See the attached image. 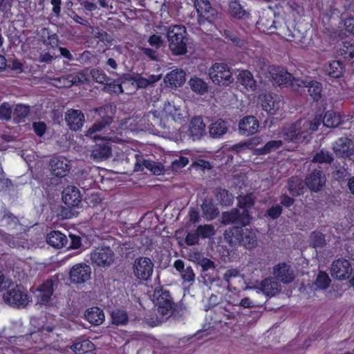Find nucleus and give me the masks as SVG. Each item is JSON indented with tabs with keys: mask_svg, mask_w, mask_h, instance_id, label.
<instances>
[{
	"mask_svg": "<svg viewBox=\"0 0 354 354\" xmlns=\"http://www.w3.org/2000/svg\"><path fill=\"white\" fill-rule=\"evenodd\" d=\"M200 266H201V271L203 272H205L209 269H215L214 262L208 258H203L200 262Z\"/></svg>",
	"mask_w": 354,
	"mask_h": 354,
	"instance_id": "obj_60",
	"label": "nucleus"
},
{
	"mask_svg": "<svg viewBox=\"0 0 354 354\" xmlns=\"http://www.w3.org/2000/svg\"><path fill=\"white\" fill-rule=\"evenodd\" d=\"M261 291L267 296L272 297L280 291V286L272 277L264 279L260 283Z\"/></svg>",
	"mask_w": 354,
	"mask_h": 354,
	"instance_id": "obj_27",
	"label": "nucleus"
},
{
	"mask_svg": "<svg viewBox=\"0 0 354 354\" xmlns=\"http://www.w3.org/2000/svg\"><path fill=\"white\" fill-rule=\"evenodd\" d=\"M3 299L6 304L16 308L26 307L29 301V297L21 285H16L6 291Z\"/></svg>",
	"mask_w": 354,
	"mask_h": 354,
	"instance_id": "obj_5",
	"label": "nucleus"
},
{
	"mask_svg": "<svg viewBox=\"0 0 354 354\" xmlns=\"http://www.w3.org/2000/svg\"><path fill=\"white\" fill-rule=\"evenodd\" d=\"M84 318L93 326H100L104 321L103 310L97 306L88 308L84 313Z\"/></svg>",
	"mask_w": 354,
	"mask_h": 354,
	"instance_id": "obj_25",
	"label": "nucleus"
},
{
	"mask_svg": "<svg viewBox=\"0 0 354 354\" xmlns=\"http://www.w3.org/2000/svg\"><path fill=\"white\" fill-rule=\"evenodd\" d=\"M199 236L198 234L197 233L196 230L189 232L185 239V243L189 245H195L198 243L199 241Z\"/></svg>",
	"mask_w": 354,
	"mask_h": 354,
	"instance_id": "obj_58",
	"label": "nucleus"
},
{
	"mask_svg": "<svg viewBox=\"0 0 354 354\" xmlns=\"http://www.w3.org/2000/svg\"><path fill=\"white\" fill-rule=\"evenodd\" d=\"M348 176V169L341 167L334 172V177L339 181L344 180Z\"/></svg>",
	"mask_w": 354,
	"mask_h": 354,
	"instance_id": "obj_64",
	"label": "nucleus"
},
{
	"mask_svg": "<svg viewBox=\"0 0 354 354\" xmlns=\"http://www.w3.org/2000/svg\"><path fill=\"white\" fill-rule=\"evenodd\" d=\"M331 280L326 272L319 271L315 279L316 286L322 290H326L330 286Z\"/></svg>",
	"mask_w": 354,
	"mask_h": 354,
	"instance_id": "obj_47",
	"label": "nucleus"
},
{
	"mask_svg": "<svg viewBox=\"0 0 354 354\" xmlns=\"http://www.w3.org/2000/svg\"><path fill=\"white\" fill-rule=\"evenodd\" d=\"M136 159L135 169L136 171H142L144 168H146L155 175H160L164 171V166L160 162L143 159L142 156L138 154L136 155Z\"/></svg>",
	"mask_w": 354,
	"mask_h": 354,
	"instance_id": "obj_17",
	"label": "nucleus"
},
{
	"mask_svg": "<svg viewBox=\"0 0 354 354\" xmlns=\"http://www.w3.org/2000/svg\"><path fill=\"white\" fill-rule=\"evenodd\" d=\"M153 263L149 257H139L133 264V273L140 281H149L153 272Z\"/></svg>",
	"mask_w": 354,
	"mask_h": 354,
	"instance_id": "obj_6",
	"label": "nucleus"
},
{
	"mask_svg": "<svg viewBox=\"0 0 354 354\" xmlns=\"http://www.w3.org/2000/svg\"><path fill=\"white\" fill-rule=\"evenodd\" d=\"M287 189L290 195L297 197L304 194V187L301 183L293 178L288 180Z\"/></svg>",
	"mask_w": 354,
	"mask_h": 354,
	"instance_id": "obj_43",
	"label": "nucleus"
},
{
	"mask_svg": "<svg viewBox=\"0 0 354 354\" xmlns=\"http://www.w3.org/2000/svg\"><path fill=\"white\" fill-rule=\"evenodd\" d=\"M111 155V148L108 142L97 144L92 151L95 160H101L108 158Z\"/></svg>",
	"mask_w": 354,
	"mask_h": 354,
	"instance_id": "obj_31",
	"label": "nucleus"
},
{
	"mask_svg": "<svg viewBox=\"0 0 354 354\" xmlns=\"http://www.w3.org/2000/svg\"><path fill=\"white\" fill-rule=\"evenodd\" d=\"M65 120L71 130L78 131L83 127L85 117L82 111L71 109L66 113Z\"/></svg>",
	"mask_w": 354,
	"mask_h": 354,
	"instance_id": "obj_18",
	"label": "nucleus"
},
{
	"mask_svg": "<svg viewBox=\"0 0 354 354\" xmlns=\"http://www.w3.org/2000/svg\"><path fill=\"white\" fill-rule=\"evenodd\" d=\"M62 200L68 207H78L82 201L80 190L75 186H68L62 192Z\"/></svg>",
	"mask_w": 354,
	"mask_h": 354,
	"instance_id": "obj_19",
	"label": "nucleus"
},
{
	"mask_svg": "<svg viewBox=\"0 0 354 354\" xmlns=\"http://www.w3.org/2000/svg\"><path fill=\"white\" fill-rule=\"evenodd\" d=\"M201 209L204 216L207 220L214 219L219 214L217 207L214 205L212 199H204L201 205Z\"/></svg>",
	"mask_w": 354,
	"mask_h": 354,
	"instance_id": "obj_33",
	"label": "nucleus"
},
{
	"mask_svg": "<svg viewBox=\"0 0 354 354\" xmlns=\"http://www.w3.org/2000/svg\"><path fill=\"white\" fill-rule=\"evenodd\" d=\"M333 149L339 157L350 158L354 153V144L351 139L342 137L335 142Z\"/></svg>",
	"mask_w": 354,
	"mask_h": 354,
	"instance_id": "obj_15",
	"label": "nucleus"
},
{
	"mask_svg": "<svg viewBox=\"0 0 354 354\" xmlns=\"http://www.w3.org/2000/svg\"><path fill=\"white\" fill-rule=\"evenodd\" d=\"M323 122L327 127H336L341 123L340 116L333 111H327L324 116Z\"/></svg>",
	"mask_w": 354,
	"mask_h": 354,
	"instance_id": "obj_42",
	"label": "nucleus"
},
{
	"mask_svg": "<svg viewBox=\"0 0 354 354\" xmlns=\"http://www.w3.org/2000/svg\"><path fill=\"white\" fill-rule=\"evenodd\" d=\"M12 109L8 102H3L0 106V119L9 120L11 119Z\"/></svg>",
	"mask_w": 354,
	"mask_h": 354,
	"instance_id": "obj_56",
	"label": "nucleus"
},
{
	"mask_svg": "<svg viewBox=\"0 0 354 354\" xmlns=\"http://www.w3.org/2000/svg\"><path fill=\"white\" fill-rule=\"evenodd\" d=\"M46 242L55 248H62L66 245L68 239L64 234L59 231L54 230L47 234Z\"/></svg>",
	"mask_w": 354,
	"mask_h": 354,
	"instance_id": "obj_26",
	"label": "nucleus"
},
{
	"mask_svg": "<svg viewBox=\"0 0 354 354\" xmlns=\"http://www.w3.org/2000/svg\"><path fill=\"white\" fill-rule=\"evenodd\" d=\"M326 71L330 77L338 79L343 75L344 68L340 61L333 60L330 62Z\"/></svg>",
	"mask_w": 354,
	"mask_h": 354,
	"instance_id": "obj_38",
	"label": "nucleus"
},
{
	"mask_svg": "<svg viewBox=\"0 0 354 354\" xmlns=\"http://www.w3.org/2000/svg\"><path fill=\"white\" fill-rule=\"evenodd\" d=\"M310 245L314 248H324L326 245L325 234L319 231H313L310 236Z\"/></svg>",
	"mask_w": 354,
	"mask_h": 354,
	"instance_id": "obj_44",
	"label": "nucleus"
},
{
	"mask_svg": "<svg viewBox=\"0 0 354 354\" xmlns=\"http://www.w3.org/2000/svg\"><path fill=\"white\" fill-rule=\"evenodd\" d=\"M338 55L345 61L354 62V44L344 41L339 50Z\"/></svg>",
	"mask_w": 354,
	"mask_h": 354,
	"instance_id": "obj_39",
	"label": "nucleus"
},
{
	"mask_svg": "<svg viewBox=\"0 0 354 354\" xmlns=\"http://www.w3.org/2000/svg\"><path fill=\"white\" fill-rule=\"evenodd\" d=\"M111 323L116 326H125L129 323V319L127 312L124 310L116 308L111 313Z\"/></svg>",
	"mask_w": 354,
	"mask_h": 354,
	"instance_id": "obj_36",
	"label": "nucleus"
},
{
	"mask_svg": "<svg viewBox=\"0 0 354 354\" xmlns=\"http://www.w3.org/2000/svg\"><path fill=\"white\" fill-rule=\"evenodd\" d=\"M280 203L281 206L289 208L292 206L295 203L294 197H290L286 194H282L280 196Z\"/></svg>",
	"mask_w": 354,
	"mask_h": 354,
	"instance_id": "obj_61",
	"label": "nucleus"
},
{
	"mask_svg": "<svg viewBox=\"0 0 354 354\" xmlns=\"http://www.w3.org/2000/svg\"><path fill=\"white\" fill-rule=\"evenodd\" d=\"M106 88L109 93L120 94L124 92L122 83L118 80L109 81L105 84Z\"/></svg>",
	"mask_w": 354,
	"mask_h": 354,
	"instance_id": "obj_53",
	"label": "nucleus"
},
{
	"mask_svg": "<svg viewBox=\"0 0 354 354\" xmlns=\"http://www.w3.org/2000/svg\"><path fill=\"white\" fill-rule=\"evenodd\" d=\"M205 124L202 117H194L189 125L190 136L194 140H199L205 133Z\"/></svg>",
	"mask_w": 354,
	"mask_h": 354,
	"instance_id": "obj_23",
	"label": "nucleus"
},
{
	"mask_svg": "<svg viewBox=\"0 0 354 354\" xmlns=\"http://www.w3.org/2000/svg\"><path fill=\"white\" fill-rule=\"evenodd\" d=\"M227 131V123L226 121L218 119L212 123L209 128V133L213 138H220Z\"/></svg>",
	"mask_w": 354,
	"mask_h": 354,
	"instance_id": "obj_28",
	"label": "nucleus"
},
{
	"mask_svg": "<svg viewBox=\"0 0 354 354\" xmlns=\"http://www.w3.org/2000/svg\"><path fill=\"white\" fill-rule=\"evenodd\" d=\"M283 145V142L280 140H270L266 143V147L268 149V153H271L272 151H274L279 148H280Z\"/></svg>",
	"mask_w": 354,
	"mask_h": 354,
	"instance_id": "obj_62",
	"label": "nucleus"
},
{
	"mask_svg": "<svg viewBox=\"0 0 354 354\" xmlns=\"http://www.w3.org/2000/svg\"><path fill=\"white\" fill-rule=\"evenodd\" d=\"M199 238H208L214 234V228L213 225L209 224L200 225L196 228Z\"/></svg>",
	"mask_w": 354,
	"mask_h": 354,
	"instance_id": "obj_49",
	"label": "nucleus"
},
{
	"mask_svg": "<svg viewBox=\"0 0 354 354\" xmlns=\"http://www.w3.org/2000/svg\"><path fill=\"white\" fill-rule=\"evenodd\" d=\"M32 127L35 133L39 137L43 136L46 131V125L44 122H35Z\"/></svg>",
	"mask_w": 354,
	"mask_h": 354,
	"instance_id": "obj_59",
	"label": "nucleus"
},
{
	"mask_svg": "<svg viewBox=\"0 0 354 354\" xmlns=\"http://www.w3.org/2000/svg\"><path fill=\"white\" fill-rule=\"evenodd\" d=\"M269 73L273 81L280 86L289 83L292 76L287 71L278 66H270Z\"/></svg>",
	"mask_w": 354,
	"mask_h": 354,
	"instance_id": "obj_22",
	"label": "nucleus"
},
{
	"mask_svg": "<svg viewBox=\"0 0 354 354\" xmlns=\"http://www.w3.org/2000/svg\"><path fill=\"white\" fill-rule=\"evenodd\" d=\"M326 176L321 167L313 169L305 178V183L308 189L314 192H319L326 185Z\"/></svg>",
	"mask_w": 354,
	"mask_h": 354,
	"instance_id": "obj_11",
	"label": "nucleus"
},
{
	"mask_svg": "<svg viewBox=\"0 0 354 354\" xmlns=\"http://www.w3.org/2000/svg\"><path fill=\"white\" fill-rule=\"evenodd\" d=\"M273 274L277 279L283 283H288L293 281L295 274L290 266L286 263L277 264L273 269Z\"/></svg>",
	"mask_w": 354,
	"mask_h": 354,
	"instance_id": "obj_20",
	"label": "nucleus"
},
{
	"mask_svg": "<svg viewBox=\"0 0 354 354\" xmlns=\"http://www.w3.org/2000/svg\"><path fill=\"white\" fill-rule=\"evenodd\" d=\"M334 160V157L331 153L329 151L322 149L319 151H317L313 157L312 162L317 163H326V164H331Z\"/></svg>",
	"mask_w": 354,
	"mask_h": 354,
	"instance_id": "obj_41",
	"label": "nucleus"
},
{
	"mask_svg": "<svg viewBox=\"0 0 354 354\" xmlns=\"http://www.w3.org/2000/svg\"><path fill=\"white\" fill-rule=\"evenodd\" d=\"M194 7L198 15V22L200 25H202L203 22L206 19L203 15L209 12L211 4L208 0H195Z\"/></svg>",
	"mask_w": 354,
	"mask_h": 354,
	"instance_id": "obj_37",
	"label": "nucleus"
},
{
	"mask_svg": "<svg viewBox=\"0 0 354 354\" xmlns=\"http://www.w3.org/2000/svg\"><path fill=\"white\" fill-rule=\"evenodd\" d=\"M70 85H80L86 82L87 78L82 72H77L68 75Z\"/></svg>",
	"mask_w": 354,
	"mask_h": 354,
	"instance_id": "obj_54",
	"label": "nucleus"
},
{
	"mask_svg": "<svg viewBox=\"0 0 354 354\" xmlns=\"http://www.w3.org/2000/svg\"><path fill=\"white\" fill-rule=\"evenodd\" d=\"M252 219V216L247 209L241 212L238 208H233L222 214V223L224 225L236 224L243 228L250 225Z\"/></svg>",
	"mask_w": 354,
	"mask_h": 354,
	"instance_id": "obj_4",
	"label": "nucleus"
},
{
	"mask_svg": "<svg viewBox=\"0 0 354 354\" xmlns=\"http://www.w3.org/2000/svg\"><path fill=\"white\" fill-rule=\"evenodd\" d=\"M30 113V107L28 105L17 104L14 109L13 118L14 120L20 122L26 118Z\"/></svg>",
	"mask_w": 354,
	"mask_h": 354,
	"instance_id": "obj_45",
	"label": "nucleus"
},
{
	"mask_svg": "<svg viewBox=\"0 0 354 354\" xmlns=\"http://www.w3.org/2000/svg\"><path fill=\"white\" fill-rule=\"evenodd\" d=\"M91 75L93 81L104 85L111 80L102 70L98 68L92 69L91 71Z\"/></svg>",
	"mask_w": 354,
	"mask_h": 354,
	"instance_id": "obj_48",
	"label": "nucleus"
},
{
	"mask_svg": "<svg viewBox=\"0 0 354 354\" xmlns=\"http://www.w3.org/2000/svg\"><path fill=\"white\" fill-rule=\"evenodd\" d=\"M282 212V206L277 204L269 207L264 213V216L268 218L275 220L281 216Z\"/></svg>",
	"mask_w": 354,
	"mask_h": 354,
	"instance_id": "obj_52",
	"label": "nucleus"
},
{
	"mask_svg": "<svg viewBox=\"0 0 354 354\" xmlns=\"http://www.w3.org/2000/svg\"><path fill=\"white\" fill-rule=\"evenodd\" d=\"M188 83L191 90L198 95H203L208 91L207 83L200 77H192Z\"/></svg>",
	"mask_w": 354,
	"mask_h": 354,
	"instance_id": "obj_29",
	"label": "nucleus"
},
{
	"mask_svg": "<svg viewBox=\"0 0 354 354\" xmlns=\"http://www.w3.org/2000/svg\"><path fill=\"white\" fill-rule=\"evenodd\" d=\"M169 48L174 55H184L187 52V32L183 25H171L167 30Z\"/></svg>",
	"mask_w": 354,
	"mask_h": 354,
	"instance_id": "obj_2",
	"label": "nucleus"
},
{
	"mask_svg": "<svg viewBox=\"0 0 354 354\" xmlns=\"http://www.w3.org/2000/svg\"><path fill=\"white\" fill-rule=\"evenodd\" d=\"M331 271L333 277L339 280H344L350 277L353 269L348 260L337 259L332 264Z\"/></svg>",
	"mask_w": 354,
	"mask_h": 354,
	"instance_id": "obj_14",
	"label": "nucleus"
},
{
	"mask_svg": "<svg viewBox=\"0 0 354 354\" xmlns=\"http://www.w3.org/2000/svg\"><path fill=\"white\" fill-rule=\"evenodd\" d=\"M148 41L151 46H154L156 48H160L163 43V40L161 37L156 34L151 35Z\"/></svg>",
	"mask_w": 354,
	"mask_h": 354,
	"instance_id": "obj_63",
	"label": "nucleus"
},
{
	"mask_svg": "<svg viewBox=\"0 0 354 354\" xmlns=\"http://www.w3.org/2000/svg\"><path fill=\"white\" fill-rule=\"evenodd\" d=\"M208 75L216 85L227 86L234 82L232 70L225 63L213 64L209 68Z\"/></svg>",
	"mask_w": 354,
	"mask_h": 354,
	"instance_id": "obj_3",
	"label": "nucleus"
},
{
	"mask_svg": "<svg viewBox=\"0 0 354 354\" xmlns=\"http://www.w3.org/2000/svg\"><path fill=\"white\" fill-rule=\"evenodd\" d=\"M112 118L109 115L102 117L101 120L96 121L88 129V133H93L102 131L104 128L109 126L112 122Z\"/></svg>",
	"mask_w": 354,
	"mask_h": 354,
	"instance_id": "obj_46",
	"label": "nucleus"
},
{
	"mask_svg": "<svg viewBox=\"0 0 354 354\" xmlns=\"http://www.w3.org/2000/svg\"><path fill=\"white\" fill-rule=\"evenodd\" d=\"M215 198L222 206H230L234 201V196L224 188L218 187L215 190Z\"/></svg>",
	"mask_w": 354,
	"mask_h": 354,
	"instance_id": "obj_35",
	"label": "nucleus"
},
{
	"mask_svg": "<svg viewBox=\"0 0 354 354\" xmlns=\"http://www.w3.org/2000/svg\"><path fill=\"white\" fill-rule=\"evenodd\" d=\"M180 276L183 283H193L195 281V273L191 266H187L181 273Z\"/></svg>",
	"mask_w": 354,
	"mask_h": 354,
	"instance_id": "obj_55",
	"label": "nucleus"
},
{
	"mask_svg": "<svg viewBox=\"0 0 354 354\" xmlns=\"http://www.w3.org/2000/svg\"><path fill=\"white\" fill-rule=\"evenodd\" d=\"M52 174L59 178L66 176L71 169L70 160L63 156H53L49 162Z\"/></svg>",
	"mask_w": 354,
	"mask_h": 354,
	"instance_id": "obj_13",
	"label": "nucleus"
},
{
	"mask_svg": "<svg viewBox=\"0 0 354 354\" xmlns=\"http://www.w3.org/2000/svg\"><path fill=\"white\" fill-rule=\"evenodd\" d=\"M39 292L37 302L40 304H46L49 302L53 292L54 283L52 279H47L44 281L37 288Z\"/></svg>",
	"mask_w": 354,
	"mask_h": 354,
	"instance_id": "obj_21",
	"label": "nucleus"
},
{
	"mask_svg": "<svg viewBox=\"0 0 354 354\" xmlns=\"http://www.w3.org/2000/svg\"><path fill=\"white\" fill-rule=\"evenodd\" d=\"M301 122V121H297L288 127L283 129L282 137L286 142L299 143L309 140L310 133L307 130H302Z\"/></svg>",
	"mask_w": 354,
	"mask_h": 354,
	"instance_id": "obj_9",
	"label": "nucleus"
},
{
	"mask_svg": "<svg viewBox=\"0 0 354 354\" xmlns=\"http://www.w3.org/2000/svg\"><path fill=\"white\" fill-rule=\"evenodd\" d=\"M308 88V92L313 101L318 102L322 97V84L316 80H310L304 82Z\"/></svg>",
	"mask_w": 354,
	"mask_h": 354,
	"instance_id": "obj_30",
	"label": "nucleus"
},
{
	"mask_svg": "<svg viewBox=\"0 0 354 354\" xmlns=\"http://www.w3.org/2000/svg\"><path fill=\"white\" fill-rule=\"evenodd\" d=\"M229 9L232 17L238 19H245L249 17L250 13L247 12L239 1L234 0L230 3Z\"/></svg>",
	"mask_w": 354,
	"mask_h": 354,
	"instance_id": "obj_32",
	"label": "nucleus"
},
{
	"mask_svg": "<svg viewBox=\"0 0 354 354\" xmlns=\"http://www.w3.org/2000/svg\"><path fill=\"white\" fill-rule=\"evenodd\" d=\"M223 36L225 39L230 40L233 44L238 47H243L246 44L245 41L239 38L233 31L230 30H225Z\"/></svg>",
	"mask_w": 354,
	"mask_h": 354,
	"instance_id": "obj_50",
	"label": "nucleus"
},
{
	"mask_svg": "<svg viewBox=\"0 0 354 354\" xmlns=\"http://www.w3.org/2000/svg\"><path fill=\"white\" fill-rule=\"evenodd\" d=\"M91 259L98 266L109 267L114 261V253L109 246L98 247L91 252Z\"/></svg>",
	"mask_w": 354,
	"mask_h": 354,
	"instance_id": "obj_10",
	"label": "nucleus"
},
{
	"mask_svg": "<svg viewBox=\"0 0 354 354\" xmlns=\"http://www.w3.org/2000/svg\"><path fill=\"white\" fill-rule=\"evenodd\" d=\"M223 235L225 241L232 247L242 246L251 250L256 248L258 244L257 232L252 228L232 226L226 229Z\"/></svg>",
	"mask_w": 354,
	"mask_h": 354,
	"instance_id": "obj_1",
	"label": "nucleus"
},
{
	"mask_svg": "<svg viewBox=\"0 0 354 354\" xmlns=\"http://www.w3.org/2000/svg\"><path fill=\"white\" fill-rule=\"evenodd\" d=\"M254 204L255 197L252 193H249L243 196L240 195L238 197V206L243 210L247 209L250 211Z\"/></svg>",
	"mask_w": 354,
	"mask_h": 354,
	"instance_id": "obj_40",
	"label": "nucleus"
},
{
	"mask_svg": "<svg viewBox=\"0 0 354 354\" xmlns=\"http://www.w3.org/2000/svg\"><path fill=\"white\" fill-rule=\"evenodd\" d=\"M153 301L158 306V311L162 315H167L174 308V303L169 291L162 286L154 290Z\"/></svg>",
	"mask_w": 354,
	"mask_h": 354,
	"instance_id": "obj_7",
	"label": "nucleus"
},
{
	"mask_svg": "<svg viewBox=\"0 0 354 354\" xmlns=\"http://www.w3.org/2000/svg\"><path fill=\"white\" fill-rule=\"evenodd\" d=\"M259 100L262 109L268 118L277 115L283 108L284 102L278 95L265 93L259 96Z\"/></svg>",
	"mask_w": 354,
	"mask_h": 354,
	"instance_id": "obj_8",
	"label": "nucleus"
},
{
	"mask_svg": "<svg viewBox=\"0 0 354 354\" xmlns=\"http://www.w3.org/2000/svg\"><path fill=\"white\" fill-rule=\"evenodd\" d=\"M259 128V122L253 115L244 116L239 123V131L242 136H250L255 134Z\"/></svg>",
	"mask_w": 354,
	"mask_h": 354,
	"instance_id": "obj_16",
	"label": "nucleus"
},
{
	"mask_svg": "<svg viewBox=\"0 0 354 354\" xmlns=\"http://www.w3.org/2000/svg\"><path fill=\"white\" fill-rule=\"evenodd\" d=\"M238 81L247 90L254 91L256 89V81L249 71H241L238 76Z\"/></svg>",
	"mask_w": 354,
	"mask_h": 354,
	"instance_id": "obj_34",
	"label": "nucleus"
},
{
	"mask_svg": "<svg viewBox=\"0 0 354 354\" xmlns=\"http://www.w3.org/2000/svg\"><path fill=\"white\" fill-rule=\"evenodd\" d=\"M74 348L77 350L78 354H83L93 351L95 345L91 341L86 339L75 344Z\"/></svg>",
	"mask_w": 354,
	"mask_h": 354,
	"instance_id": "obj_51",
	"label": "nucleus"
},
{
	"mask_svg": "<svg viewBox=\"0 0 354 354\" xmlns=\"http://www.w3.org/2000/svg\"><path fill=\"white\" fill-rule=\"evenodd\" d=\"M93 57L94 55L89 50H84L83 53L79 54L75 60L82 64H89L91 62V59Z\"/></svg>",
	"mask_w": 354,
	"mask_h": 354,
	"instance_id": "obj_57",
	"label": "nucleus"
},
{
	"mask_svg": "<svg viewBox=\"0 0 354 354\" xmlns=\"http://www.w3.org/2000/svg\"><path fill=\"white\" fill-rule=\"evenodd\" d=\"M91 268L84 263H80L74 265L69 272V279L72 283H84L91 279Z\"/></svg>",
	"mask_w": 354,
	"mask_h": 354,
	"instance_id": "obj_12",
	"label": "nucleus"
},
{
	"mask_svg": "<svg viewBox=\"0 0 354 354\" xmlns=\"http://www.w3.org/2000/svg\"><path fill=\"white\" fill-rule=\"evenodd\" d=\"M164 81L171 88L180 87L185 82V73L182 69L172 70L166 75Z\"/></svg>",
	"mask_w": 354,
	"mask_h": 354,
	"instance_id": "obj_24",
	"label": "nucleus"
}]
</instances>
